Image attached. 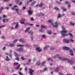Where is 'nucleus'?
<instances>
[{"mask_svg": "<svg viewBox=\"0 0 75 75\" xmlns=\"http://www.w3.org/2000/svg\"><path fill=\"white\" fill-rule=\"evenodd\" d=\"M59 59H61L62 61H67V62H69L70 64H74V61L72 60H70L69 59H68L67 58H63V59L61 57H59Z\"/></svg>", "mask_w": 75, "mask_h": 75, "instance_id": "obj_1", "label": "nucleus"}, {"mask_svg": "<svg viewBox=\"0 0 75 75\" xmlns=\"http://www.w3.org/2000/svg\"><path fill=\"white\" fill-rule=\"evenodd\" d=\"M62 27V31L60 32V33L62 37H63L64 35H65V34H66V33L67 32V31L65 30V28H64V27Z\"/></svg>", "mask_w": 75, "mask_h": 75, "instance_id": "obj_2", "label": "nucleus"}, {"mask_svg": "<svg viewBox=\"0 0 75 75\" xmlns=\"http://www.w3.org/2000/svg\"><path fill=\"white\" fill-rule=\"evenodd\" d=\"M41 28L39 30V31L40 33H45V30H44V29H46V27L42 25L41 26Z\"/></svg>", "mask_w": 75, "mask_h": 75, "instance_id": "obj_3", "label": "nucleus"}, {"mask_svg": "<svg viewBox=\"0 0 75 75\" xmlns=\"http://www.w3.org/2000/svg\"><path fill=\"white\" fill-rule=\"evenodd\" d=\"M16 51L17 52H22V53L25 52V51L24 50V48L23 47H21L18 49H16Z\"/></svg>", "mask_w": 75, "mask_h": 75, "instance_id": "obj_4", "label": "nucleus"}, {"mask_svg": "<svg viewBox=\"0 0 75 75\" xmlns=\"http://www.w3.org/2000/svg\"><path fill=\"white\" fill-rule=\"evenodd\" d=\"M44 4L41 3L40 4H38L36 5H35V7H40L41 8L42 7V6H44Z\"/></svg>", "mask_w": 75, "mask_h": 75, "instance_id": "obj_5", "label": "nucleus"}, {"mask_svg": "<svg viewBox=\"0 0 75 75\" xmlns=\"http://www.w3.org/2000/svg\"><path fill=\"white\" fill-rule=\"evenodd\" d=\"M29 74L30 75H33V72H34V71L32 69H29Z\"/></svg>", "mask_w": 75, "mask_h": 75, "instance_id": "obj_6", "label": "nucleus"}, {"mask_svg": "<svg viewBox=\"0 0 75 75\" xmlns=\"http://www.w3.org/2000/svg\"><path fill=\"white\" fill-rule=\"evenodd\" d=\"M63 41L64 43H68L69 41V40H68L66 39H64L63 40Z\"/></svg>", "mask_w": 75, "mask_h": 75, "instance_id": "obj_7", "label": "nucleus"}, {"mask_svg": "<svg viewBox=\"0 0 75 75\" xmlns=\"http://www.w3.org/2000/svg\"><path fill=\"white\" fill-rule=\"evenodd\" d=\"M40 47H36V48L35 49V50L36 51H38V52H40L41 51V49H40Z\"/></svg>", "mask_w": 75, "mask_h": 75, "instance_id": "obj_8", "label": "nucleus"}, {"mask_svg": "<svg viewBox=\"0 0 75 75\" xmlns=\"http://www.w3.org/2000/svg\"><path fill=\"white\" fill-rule=\"evenodd\" d=\"M27 12L28 13V14L30 16H31L33 14V11H31L30 10L29 11H28Z\"/></svg>", "mask_w": 75, "mask_h": 75, "instance_id": "obj_9", "label": "nucleus"}, {"mask_svg": "<svg viewBox=\"0 0 75 75\" xmlns=\"http://www.w3.org/2000/svg\"><path fill=\"white\" fill-rule=\"evenodd\" d=\"M63 50H69V48L68 47H62Z\"/></svg>", "mask_w": 75, "mask_h": 75, "instance_id": "obj_10", "label": "nucleus"}, {"mask_svg": "<svg viewBox=\"0 0 75 75\" xmlns=\"http://www.w3.org/2000/svg\"><path fill=\"white\" fill-rule=\"evenodd\" d=\"M70 35V37H73L72 34V33H69L68 34H67L66 33L65 34V35H64L63 37H65V36H68V35Z\"/></svg>", "mask_w": 75, "mask_h": 75, "instance_id": "obj_11", "label": "nucleus"}, {"mask_svg": "<svg viewBox=\"0 0 75 75\" xmlns=\"http://www.w3.org/2000/svg\"><path fill=\"white\" fill-rule=\"evenodd\" d=\"M59 69V67H57L56 68V69L54 70V72H58V71Z\"/></svg>", "mask_w": 75, "mask_h": 75, "instance_id": "obj_12", "label": "nucleus"}, {"mask_svg": "<svg viewBox=\"0 0 75 75\" xmlns=\"http://www.w3.org/2000/svg\"><path fill=\"white\" fill-rule=\"evenodd\" d=\"M52 25L53 26H54V27H57L58 26V23H57V22H56L55 23V25H54V23H52Z\"/></svg>", "mask_w": 75, "mask_h": 75, "instance_id": "obj_13", "label": "nucleus"}, {"mask_svg": "<svg viewBox=\"0 0 75 75\" xmlns=\"http://www.w3.org/2000/svg\"><path fill=\"white\" fill-rule=\"evenodd\" d=\"M59 56V55L58 54H56L54 56H53L52 57L53 58H58V57Z\"/></svg>", "mask_w": 75, "mask_h": 75, "instance_id": "obj_14", "label": "nucleus"}, {"mask_svg": "<svg viewBox=\"0 0 75 75\" xmlns=\"http://www.w3.org/2000/svg\"><path fill=\"white\" fill-rule=\"evenodd\" d=\"M28 33H29V34H30V35H33V34L34 33V32H33L31 30H30V31H28Z\"/></svg>", "mask_w": 75, "mask_h": 75, "instance_id": "obj_15", "label": "nucleus"}, {"mask_svg": "<svg viewBox=\"0 0 75 75\" xmlns=\"http://www.w3.org/2000/svg\"><path fill=\"white\" fill-rule=\"evenodd\" d=\"M14 54L16 57H18V55L17 54V53L15 52H14Z\"/></svg>", "mask_w": 75, "mask_h": 75, "instance_id": "obj_16", "label": "nucleus"}, {"mask_svg": "<svg viewBox=\"0 0 75 75\" xmlns=\"http://www.w3.org/2000/svg\"><path fill=\"white\" fill-rule=\"evenodd\" d=\"M18 23H16V25H15V28H16V29H17L18 28V27L19 25Z\"/></svg>", "mask_w": 75, "mask_h": 75, "instance_id": "obj_17", "label": "nucleus"}, {"mask_svg": "<svg viewBox=\"0 0 75 75\" xmlns=\"http://www.w3.org/2000/svg\"><path fill=\"white\" fill-rule=\"evenodd\" d=\"M47 60H48V61H51V62H52V63H53L54 62L53 61V60L51 58H48Z\"/></svg>", "mask_w": 75, "mask_h": 75, "instance_id": "obj_18", "label": "nucleus"}, {"mask_svg": "<svg viewBox=\"0 0 75 75\" xmlns=\"http://www.w3.org/2000/svg\"><path fill=\"white\" fill-rule=\"evenodd\" d=\"M19 42H21L23 43L24 42H25L23 40V39H20L19 40Z\"/></svg>", "mask_w": 75, "mask_h": 75, "instance_id": "obj_19", "label": "nucleus"}, {"mask_svg": "<svg viewBox=\"0 0 75 75\" xmlns=\"http://www.w3.org/2000/svg\"><path fill=\"white\" fill-rule=\"evenodd\" d=\"M6 60L7 61H8L10 60V59L8 58V56H6Z\"/></svg>", "mask_w": 75, "mask_h": 75, "instance_id": "obj_20", "label": "nucleus"}, {"mask_svg": "<svg viewBox=\"0 0 75 75\" xmlns=\"http://www.w3.org/2000/svg\"><path fill=\"white\" fill-rule=\"evenodd\" d=\"M62 9L63 10V11H67V9H64V7L63 6L62 7Z\"/></svg>", "mask_w": 75, "mask_h": 75, "instance_id": "obj_21", "label": "nucleus"}, {"mask_svg": "<svg viewBox=\"0 0 75 75\" xmlns=\"http://www.w3.org/2000/svg\"><path fill=\"white\" fill-rule=\"evenodd\" d=\"M25 5H27H27H28V4H29V3H30V1H25Z\"/></svg>", "mask_w": 75, "mask_h": 75, "instance_id": "obj_22", "label": "nucleus"}, {"mask_svg": "<svg viewBox=\"0 0 75 75\" xmlns=\"http://www.w3.org/2000/svg\"><path fill=\"white\" fill-rule=\"evenodd\" d=\"M3 9H4V7H1V8H0V13H1V11H2V10H3Z\"/></svg>", "mask_w": 75, "mask_h": 75, "instance_id": "obj_23", "label": "nucleus"}, {"mask_svg": "<svg viewBox=\"0 0 75 75\" xmlns=\"http://www.w3.org/2000/svg\"><path fill=\"white\" fill-rule=\"evenodd\" d=\"M54 9L56 11H59V9L58 8H57V7H54Z\"/></svg>", "mask_w": 75, "mask_h": 75, "instance_id": "obj_24", "label": "nucleus"}, {"mask_svg": "<svg viewBox=\"0 0 75 75\" xmlns=\"http://www.w3.org/2000/svg\"><path fill=\"white\" fill-rule=\"evenodd\" d=\"M15 45L14 44H10L9 45V47H14Z\"/></svg>", "mask_w": 75, "mask_h": 75, "instance_id": "obj_25", "label": "nucleus"}, {"mask_svg": "<svg viewBox=\"0 0 75 75\" xmlns=\"http://www.w3.org/2000/svg\"><path fill=\"white\" fill-rule=\"evenodd\" d=\"M62 16L59 13L58 14V16H57V18H61Z\"/></svg>", "mask_w": 75, "mask_h": 75, "instance_id": "obj_26", "label": "nucleus"}, {"mask_svg": "<svg viewBox=\"0 0 75 75\" xmlns=\"http://www.w3.org/2000/svg\"><path fill=\"white\" fill-rule=\"evenodd\" d=\"M65 4H67V5H68V4H70V3L68 1H65Z\"/></svg>", "mask_w": 75, "mask_h": 75, "instance_id": "obj_27", "label": "nucleus"}, {"mask_svg": "<svg viewBox=\"0 0 75 75\" xmlns=\"http://www.w3.org/2000/svg\"><path fill=\"white\" fill-rule=\"evenodd\" d=\"M35 3H36V1H34L31 4V5L32 6H34V5L35 4Z\"/></svg>", "mask_w": 75, "mask_h": 75, "instance_id": "obj_28", "label": "nucleus"}, {"mask_svg": "<svg viewBox=\"0 0 75 75\" xmlns=\"http://www.w3.org/2000/svg\"><path fill=\"white\" fill-rule=\"evenodd\" d=\"M45 62H43L42 63V66L44 67V64H45Z\"/></svg>", "mask_w": 75, "mask_h": 75, "instance_id": "obj_29", "label": "nucleus"}, {"mask_svg": "<svg viewBox=\"0 0 75 75\" xmlns=\"http://www.w3.org/2000/svg\"><path fill=\"white\" fill-rule=\"evenodd\" d=\"M70 24L71 25H72V26H74V25H75V24L74 23H73L72 22H70Z\"/></svg>", "mask_w": 75, "mask_h": 75, "instance_id": "obj_30", "label": "nucleus"}, {"mask_svg": "<svg viewBox=\"0 0 75 75\" xmlns=\"http://www.w3.org/2000/svg\"><path fill=\"white\" fill-rule=\"evenodd\" d=\"M47 22L49 23H51V24L52 25V21L51 20H49L47 21Z\"/></svg>", "mask_w": 75, "mask_h": 75, "instance_id": "obj_31", "label": "nucleus"}, {"mask_svg": "<svg viewBox=\"0 0 75 75\" xmlns=\"http://www.w3.org/2000/svg\"><path fill=\"white\" fill-rule=\"evenodd\" d=\"M42 37L44 38H46V36L44 34L42 35Z\"/></svg>", "mask_w": 75, "mask_h": 75, "instance_id": "obj_32", "label": "nucleus"}, {"mask_svg": "<svg viewBox=\"0 0 75 75\" xmlns=\"http://www.w3.org/2000/svg\"><path fill=\"white\" fill-rule=\"evenodd\" d=\"M20 65H19L18 67L16 68V69L17 70L18 69H19V68H20Z\"/></svg>", "mask_w": 75, "mask_h": 75, "instance_id": "obj_33", "label": "nucleus"}, {"mask_svg": "<svg viewBox=\"0 0 75 75\" xmlns=\"http://www.w3.org/2000/svg\"><path fill=\"white\" fill-rule=\"evenodd\" d=\"M21 59H22V60H23V61H24V60H25V58H24L23 57H21Z\"/></svg>", "mask_w": 75, "mask_h": 75, "instance_id": "obj_34", "label": "nucleus"}, {"mask_svg": "<svg viewBox=\"0 0 75 75\" xmlns=\"http://www.w3.org/2000/svg\"><path fill=\"white\" fill-rule=\"evenodd\" d=\"M24 46V45H17V47H22Z\"/></svg>", "mask_w": 75, "mask_h": 75, "instance_id": "obj_35", "label": "nucleus"}, {"mask_svg": "<svg viewBox=\"0 0 75 75\" xmlns=\"http://www.w3.org/2000/svg\"><path fill=\"white\" fill-rule=\"evenodd\" d=\"M20 23L21 24H26V23H25L24 22L22 21H21Z\"/></svg>", "mask_w": 75, "mask_h": 75, "instance_id": "obj_36", "label": "nucleus"}, {"mask_svg": "<svg viewBox=\"0 0 75 75\" xmlns=\"http://www.w3.org/2000/svg\"><path fill=\"white\" fill-rule=\"evenodd\" d=\"M30 38L32 41H33V35H32L30 36Z\"/></svg>", "mask_w": 75, "mask_h": 75, "instance_id": "obj_37", "label": "nucleus"}, {"mask_svg": "<svg viewBox=\"0 0 75 75\" xmlns=\"http://www.w3.org/2000/svg\"><path fill=\"white\" fill-rule=\"evenodd\" d=\"M18 64V63H14L13 64V66H15V65H17Z\"/></svg>", "mask_w": 75, "mask_h": 75, "instance_id": "obj_38", "label": "nucleus"}, {"mask_svg": "<svg viewBox=\"0 0 75 75\" xmlns=\"http://www.w3.org/2000/svg\"><path fill=\"white\" fill-rule=\"evenodd\" d=\"M1 38L2 39H3V40L5 39V36H4L2 35L1 36Z\"/></svg>", "mask_w": 75, "mask_h": 75, "instance_id": "obj_39", "label": "nucleus"}, {"mask_svg": "<svg viewBox=\"0 0 75 75\" xmlns=\"http://www.w3.org/2000/svg\"><path fill=\"white\" fill-rule=\"evenodd\" d=\"M47 48V46H45L44 47L43 50H46Z\"/></svg>", "mask_w": 75, "mask_h": 75, "instance_id": "obj_40", "label": "nucleus"}, {"mask_svg": "<svg viewBox=\"0 0 75 75\" xmlns=\"http://www.w3.org/2000/svg\"><path fill=\"white\" fill-rule=\"evenodd\" d=\"M25 47H27V48H29L30 45L28 44H26L25 45Z\"/></svg>", "mask_w": 75, "mask_h": 75, "instance_id": "obj_41", "label": "nucleus"}, {"mask_svg": "<svg viewBox=\"0 0 75 75\" xmlns=\"http://www.w3.org/2000/svg\"><path fill=\"white\" fill-rule=\"evenodd\" d=\"M47 70V67L43 69V71L45 72V71H46Z\"/></svg>", "mask_w": 75, "mask_h": 75, "instance_id": "obj_42", "label": "nucleus"}, {"mask_svg": "<svg viewBox=\"0 0 75 75\" xmlns=\"http://www.w3.org/2000/svg\"><path fill=\"white\" fill-rule=\"evenodd\" d=\"M19 0H16L15 1V2H16V3L17 4H18V2H19Z\"/></svg>", "mask_w": 75, "mask_h": 75, "instance_id": "obj_43", "label": "nucleus"}, {"mask_svg": "<svg viewBox=\"0 0 75 75\" xmlns=\"http://www.w3.org/2000/svg\"><path fill=\"white\" fill-rule=\"evenodd\" d=\"M20 22H21V21H22V22L25 21V19H21L20 20Z\"/></svg>", "mask_w": 75, "mask_h": 75, "instance_id": "obj_44", "label": "nucleus"}, {"mask_svg": "<svg viewBox=\"0 0 75 75\" xmlns=\"http://www.w3.org/2000/svg\"><path fill=\"white\" fill-rule=\"evenodd\" d=\"M44 16V13H42L41 14V15H38V16Z\"/></svg>", "mask_w": 75, "mask_h": 75, "instance_id": "obj_45", "label": "nucleus"}, {"mask_svg": "<svg viewBox=\"0 0 75 75\" xmlns=\"http://www.w3.org/2000/svg\"><path fill=\"white\" fill-rule=\"evenodd\" d=\"M4 1L5 2H9L10 0H4Z\"/></svg>", "mask_w": 75, "mask_h": 75, "instance_id": "obj_46", "label": "nucleus"}, {"mask_svg": "<svg viewBox=\"0 0 75 75\" xmlns=\"http://www.w3.org/2000/svg\"><path fill=\"white\" fill-rule=\"evenodd\" d=\"M15 59H16L17 61H20V59H19V58H18V57H17Z\"/></svg>", "mask_w": 75, "mask_h": 75, "instance_id": "obj_47", "label": "nucleus"}, {"mask_svg": "<svg viewBox=\"0 0 75 75\" xmlns=\"http://www.w3.org/2000/svg\"><path fill=\"white\" fill-rule=\"evenodd\" d=\"M17 41H18V40L16 39L14 40V42H13V43H15V42H17Z\"/></svg>", "mask_w": 75, "mask_h": 75, "instance_id": "obj_48", "label": "nucleus"}, {"mask_svg": "<svg viewBox=\"0 0 75 75\" xmlns=\"http://www.w3.org/2000/svg\"><path fill=\"white\" fill-rule=\"evenodd\" d=\"M2 21L4 23H6V19H3V20Z\"/></svg>", "mask_w": 75, "mask_h": 75, "instance_id": "obj_49", "label": "nucleus"}, {"mask_svg": "<svg viewBox=\"0 0 75 75\" xmlns=\"http://www.w3.org/2000/svg\"><path fill=\"white\" fill-rule=\"evenodd\" d=\"M50 49L51 50H54V47H50Z\"/></svg>", "mask_w": 75, "mask_h": 75, "instance_id": "obj_50", "label": "nucleus"}, {"mask_svg": "<svg viewBox=\"0 0 75 75\" xmlns=\"http://www.w3.org/2000/svg\"><path fill=\"white\" fill-rule=\"evenodd\" d=\"M28 29H30V28H28L26 29V30L25 31V32H27V30H28Z\"/></svg>", "mask_w": 75, "mask_h": 75, "instance_id": "obj_51", "label": "nucleus"}, {"mask_svg": "<svg viewBox=\"0 0 75 75\" xmlns=\"http://www.w3.org/2000/svg\"><path fill=\"white\" fill-rule=\"evenodd\" d=\"M6 27V25H3L1 26H0V29L1 28H2L3 27Z\"/></svg>", "mask_w": 75, "mask_h": 75, "instance_id": "obj_52", "label": "nucleus"}, {"mask_svg": "<svg viewBox=\"0 0 75 75\" xmlns=\"http://www.w3.org/2000/svg\"><path fill=\"white\" fill-rule=\"evenodd\" d=\"M11 8L12 10H13V11H14V9H15V8H14V7H11Z\"/></svg>", "mask_w": 75, "mask_h": 75, "instance_id": "obj_53", "label": "nucleus"}, {"mask_svg": "<svg viewBox=\"0 0 75 75\" xmlns=\"http://www.w3.org/2000/svg\"><path fill=\"white\" fill-rule=\"evenodd\" d=\"M30 20L31 21H34V18H33V17H32L31 18H30Z\"/></svg>", "mask_w": 75, "mask_h": 75, "instance_id": "obj_54", "label": "nucleus"}, {"mask_svg": "<svg viewBox=\"0 0 75 75\" xmlns=\"http://www.w3.org/2000/svg\"><path fill=\"white\" fill-rule=\"evenodd\" d=\"M6 49V47L4 46V47H3L2 49V50H3L4 51Z\"/></svg>", "mask_w": 75, "mask_h": 75, "instance_id": "obj_55", "label": "nucleus"}, {"mask_svg": "<svg viewBox=\"0 0 75 75\" xmlns=\"http://www.w3.org/2000/svg\"><path fill=\"white\" fill-rule=\"evenodd\" d=\"M59 74L60 75H64V74H63L61 72H59Z\"/></svg>", "mask_w": 75, "mask_h": 75, "instance_id": "obj_56", "label": "nucleus"}, {"mask_svg": "<svg viewBox=\"0 0 75 75\" xmlns=\"http://www.w3.org/2000/svg\"><path fill=\"white\" fill-rule=\"evenodd\" d=\"M49 34H51V32L50 31H49L47 33Z\"/></svg>", "mask_w": 75, "mask_h": 75, "instance_id": "obj_57", "label": "nucleus"}, {"mask_svg": "<svg viewBox=\"0 0 75 75\" xmlns=\"http://www.w3.org/2000/svg\"><path fill=\"white\" fill-rule=\"evenodd\" d=\"M18 74H19V75H23V73H22L21 72H20V71L18 72Z\"/></svg>", "mask_w": 75, "mask_h": 75, "instance_id": "obj_58", "label": "nucleus"}, {"mask_svg": "<svg viewBox=\"0 0 75 75\" xmlns=\"http://www.w3.org/2000/svg\"><path fill=\"white\" fill-rule=\"evenodd\" d=\"M30 63L29 62H27L25 63V65H29L30 64Z\"/></svg>", "mask_w": 75, "mask_h": 75, "instance_id": "obj_59", "label": "nucleus"}, {"mask_svg": "<svg viewBox=\"0 0 75 75\" xmlns=\"http://www.w3.org/2000/svg\"><path fill=\"white\" fill-rule=\"evenodd\" d=\"M69 52H70L71 53H72L73 52V50H69Z\"/></svg>", "mask_w": 75, "mask_h": 75, "instance_id": "obj_60", "label": "nucleus"}, {"mask_svg": "<svg viewBox=\"0 0 75 75\" xmlns=\"http://www.w3.org/2000/svg\"><path fill=\"white\" fill-rule=\"evenodd\" d=\"M36 64L38 65H40V62H38L36 63Z\"/></svg>", "mask_w": 75, "mask_h": 75, "instance_id": "obj_61", "label": "nucleus"}, {"mask_svg": "<svg viewBox=\"0 0 75 75\" xmlns=\"http://www.w3.org/2000/svg\"><path fill=\"white\" fill-rule=\"evenodd\" d=\"M6 23V22H8L9 21L8 19H5Z\"/></svg>", "mask_w": 75, "mask_h": 75, "instance_id": "obj_62", "label": "nucleus"}, {"mask_svg": "<svg viewBox=\"0 0 75 75\" xmlns=\"http://www.w3.org/2000/svg\"><path fill=\"white\" fill-rule=\"evenodd\" d=\"M57 4H61V2H58V1H57Z\"/></svg>", "mask_w": 75, "mask_h": 75, "instance_id": "obj_63", "label": "nucleus"}, {"mask_svg": "<svg viewBox=\"0 0 75 75\" xmlns=\"http://www.w3.org/2000/svg\"><path fill=\"white\" fill-rule=\"evenodd\" d=\"M70 42H74V41L72 39H71L70 40Z\"/></svg>", "mask_w": 75, "mask_h": 75, "instance_id": "obj_64", "label": "nucleus"}]
</instances>
